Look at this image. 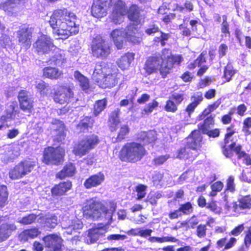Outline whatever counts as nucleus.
<instances>
[{
  "label": "nucleus",
  "instance_id": "obj_1",
  "mask_svg": "<svg viewBox=\"0 0 251 251\" xmlns=\"http://www.w3.org/2000/svg\"><path fill=\"white\" fill-rule=\"evenodd\" d=\"M182 60L181 55L172 54L170 49L164 48L160 53H155L146 58L143 69L146 75L156 74L159 71L161 77L165 78L175 65H180Z\"/></svg>",
  "mask_w": 251,
  "mask_h": 251
},
{
  "label": "nucleus",
  "instance_id": "obj_2",
  "mask_svg": "<svg viewBox=\"0 0 251 251\" xmlns=\"http://www.w3.org/2000/svg\"><path fill=\"white\" fill-rule=\"evenodd\" d=\"M76 15L66 8L57 9L52 12L49 23L53 31L63 39L77 34L78 25L75 24Z\"/></svg>",
  "mask_w": 251,
  "mask_h": 251
},
{
  "label": "nucleus",
  "instance_id": "obj_3",
  "mask_svg": "<svg viewBox=\"0 0 251 251\" xmlns=\"http://www.w3.org/2000/svg\"><path fill=\"white\" fill-rule=\"evenodd\" d=\"M110 70L111 69L104 62L101 61L96 64L92 78L100 87L111 88L118 84V73H110Z\"/></svg>",
  "mask_w": 251,
  "mask_h": 251
},
{
  "label": "nucleus",
  "instance_id": "obj_4",
  "mask_svg": "<svg viewBox=\"0 0 251 251\" xmlns=\"http://www.w3.org/2000/svg\"><path fill=\"white\" fill-rule=\"evenodd\" d=\"M236 132L233 124L226 127V132L223 139L224 144L222 146L223 154L225 157H232L234 154L237 157H249L242 146L233 141V135Z\"/></svg>",
  "mask_w": 251,
  "mask_h": 251
},
{
  "label": "nucleus",
  "instance_id": "obj_5",
  "mask_svg": "<svg viewBox=\"0 0 251 251\" xmlns=\"http://www.w3.org/2000/svg\"><path fill=\"white\" fill-rule=\"evenodd\" d=\"M82 211L86 218L98 220L100 217L102 213L107 214L108 209L100 201L90 199L84 202Z\"/></svg>",
  "mask_w": 251,
  "mask_h": 251
},
{
  "label": "nucleus",
  "instance_id": "obj_6",
  "mask_svg": "<svg viewBox=\"0 0 251 251\" xmlns=\"http://www.w3.org/2000/svg\"><path fill=\"white\" fill-rule=\"evenodd\" d=\"M90 48L92 56L96 58L106 59L111 52L110 45L100 34L97 35L93 38Z\"/></svg>",
  "mask_w": 251,
  "mask_h": 251
},
{
  "label": "nucleus",
  "instance_id": "obj_7",
  "mask_svg": "<svg viewBox=\"0 0 251 251\" xmlns=\"http://www.w3.org/2000/svg\"><path fill=\"white\" fill-rule=\"evenodd\" d=\"M100 141L99 137L96 134L87 135L74 145L73 152L75 155H84L94 149Z\"/></svg>",
  "mask_w": 251,
  "mask_h": 251
},
{
  "label": "nucleus",
  "instance_id": "obj_8",
  "mask_svg": "<svg viewBox=\"0 0 251 251\" xmlns=\"http://www.w3.org/2000/svg\"><path fill=\"white\" fill-rule=\"evenodd\" d=\"M36 166L35 161L24 160L21 161L9 172V176L12 180L19 179L30 173Z\"/></svg>",
  "mask_w": 251,
  "mask_h": 251
},
{
  "label": "nucleus",
  "instance_id": "obj_9",
  "mask_svg": "<svg viewBox=\"0 0 251 251\" xmlns=\"http://www.w3.org/2000/svg\"><path fill=\"white\" fill-rule=\"evenodd\" d=\"M54 102L63 105L69 103L74 98L73 89L70 86L60 85L50 93Z\"/></svg>",
  "mask_w": 251,
  "mask_h": 251
},
{
  "label": "nucleus",
  "instance_id": "obj_10",
  "mask_svg": "<svg viewBox=\"0 0 251 251\" xmlns=\"http://www.w3.org/2000/svg\"><path fill=\"white\" fill-rule=\"evenodd\" d=\"M20 109L25 113L31 114L34 110V98L28 91L21 89L17 95Z\"/></svg>",
  "mask_w": 251,
  "mask_h": 251
},
{
  "label": "nucleus",
  "instance_id": "obj_11",
  "mask_svg": "<svg viewBox=\"0 0 251 251\" xmlns=\"http://www.w3.org/2000/svg\"><path fill=\"white\" fill-rule=\"evenodd\" d=\"M146 151L141 144L132 142L126 143L120 151L119 157H142Z\"/></svg>",
  "mask_w": 251,
  "mask_h": 251
},
{
  "label": "nucleus",
  "instance_id": "obj_12",
  "mask_svg": "<svg viewBox=\"0 0 251 251\" xmlns=\"http://www.w3.org/2000/svg\"><path fill=\"white\" fill-rule=\"evenodd\" d=\"M112 0H93L90 11L94 18L101 19L105 17L111 8Z\"/></svg>",
  "mask_w": 251,
  "mask_h": 251
},
{
  "label": "nucleus",
  "instance_id": "obj_13",
  "mask_svg": "<svg viewBox=\"0 0 251 251\" xmlns=\"http://www.w3.org/2000/svg\"><path fill=\"white\" fill-rule=\"evenodd\" d=\"M33 28L26 24L22 25L17 31V38L19 44L25 50L31 45Z\"/></svg>",
  "mask_w": 251,
  "mask_h": 251
},
{
  "label": "nucleus",
  "instance_id": "obj_14",
  "mask_svg": "<svg viewBox=\"0 0 251 251\" xmlns=\"http://www.w3.org/2000/svg\"><path fill=\"white\" fill-rule=\"evenodd\" d=\"M145 32L148 35H154L157 32L160 33V36L154 37L152 40L153 45L156 46H158L159 44L162 47L165 46L166 44V41L170 37L169 33L160 30L159 26L154 22L149 25L148 27L145 29Z\"/></svg>",
  "mask_w": 251,
  "mask_h": 251
},
{
  "label": "nucleus",
  "instance_id": "obj_15",
  "mask_svg": "<svg viewBox=\"0 0 251 251\" xmlns=\"http://www.w3.org/2000/svg\"><path fill=\"white\" fill-rule=\"evenodd\" d=\"M53 47L54 45L52 40L45 35L38 37L33 44L35 51L38 54L48 53Z\"/></svg>",
  "mask_w": 251,
  "mask_h": 251
},
{
  "label": "nucleus",
  "instance_id": "obj_16",
  "mask_svg": "<svg viewBox=\"0 0 251 251\" xmlns=\"http://www.w3.org/2000/svg\"><path fill=\"white\" fill-rule=\"evenodd\" d=\"M45 247L49 251H61L63 240L56 234H50L43 238Z\"/></svg>",
  "mask_w": 251,
  "mask_h": 251
},
{
  "label": "nucleus",
  "instance_id": "obj_17",
  "mask_svg": "<svg viewBox=\"0 0 251 251\" xmlns=\"http://www.w3.org/2000/svg\"><path fill=\"white\" fill-rule=\"evenodd\" d=\"M112 1L111 20L117 24L120 23L121 17L126 14L127 8L125 2L122 0H112Z\"/></svg>",
  "mask_w": 251,
  "mask_h": 251
},
{
  "label": "nucleus",
  "instance_id": "obj_18",
  "mask_svg": "<svg viewBox=\"0 0 251 251\" xmlns=\"http://www.w3.org/2000/svg\"><path fill=\"white\" fill-rule=\"evenodd\" d=\"M143 33L140 28L134 24H131L126 26L125 31V38L128 42L135 45L140 43L142 40Z\"/></svg>",
  "mask_w": 251,
  "mask_h": 251
},
{
  "label": "nucleus",
  "instance_id": "obj_19",
  "mask_svg": "<svg viewBox=\"0 0 251 251\" xmlns=\"http://www.w3.org/2000/svg\"><path fill=\"white\" fill-rule=\"evenodd\" d=\"M25 0H6L0 3V9L4 11L7 15L15 17L20 11L18 5Z\"/></svg>",
  "mask_w": 251,
  "mask_h": 251
},
{
  "label": "nucleus",
  "instance_id": "obj_20",
  "mask_svg": "<svg viewBox=\"0 0 251 251\" xmlns=\"http://www.w3.org/2000/svg\"><path fill=\"white\" fill-rule=\"evenodd\" d=\"M72 188V182L70 180L61 181L55 184L51 189V196L55 199H58L66 195L67 192Z\"/></svg>",
  "mask_w": 251,
  "mask_h": 251
},
{
  "label": "nucleus",
  "instance_id": "obj_21",
  "mask_svg": "<svg viewBox=\"0 0 251 251\" xmlns=\"http://www.w3.org/2000/svg\"><path fill=\"white\" fill-rule=\"evenodd\" d=\"M95 120L91 116H83L76 125V129L79 133H86L92 129L94 125Z\"/></svg>",
  "mask_w": 251,
  "mask_h": 251
},
{
  "label": "nucleus",
  "instance_id": "obj_22",
  "mask_svg": "<svg viewBox=\"0 0 251 251\" xmlns=\"http://www.w3.org/2000/svg\"><path fill=\"white\" fill-rule=\"evenodd\" d=\"M237 239L234 237L228 238L227 236L219 239L216 242V248L221 251L232 249L237 243Z\"/></svg>",
  "mask_w": 251,
  "mask_h": 251
},
{
  "label": "nucleus",
  "instance_id": "obj_23",
  "mask_svg": "<svg viewBox=\"0 0 251 251\" xmlns=\"http://www.w3.org/2000/svg\"><path fill=\"white\" fill-rule=\"evenodd\" d=\"M105 176L102 172L90 176L84 182L83 185L87 189L97 187L104 181Z\"/></svg>",
  "mask_w": 251,
  "mask_h": 251
},
{
  "label": "nucleus",
  "instance_id": "obj_24",
  "mask_svg": "<svg viewBox=\"0 0 251 251\" xmlns=\"http://www.w3.org/2000/svg\"><path fill=\"white\" fill-rule=\"evenodd\" d=\"M17 226L14 223H4L0 225V243L8 239L12 233L17 230Z\"/></svg>",
  "mask_w": 251,
  "mask_h": 251
},
{
  "label": "nucleus",
  "instance_id": "obj_25",
  "mask_svg": "<svg viewBox=\"0 0 251 251\" xmlns=\"http://www.w3.org/2000/svg\"><path fill=\"white\" fill-rule=\"evenodd\" d=\"M188 138L191 139V141L187 143L189 148L197 150L201 148L202 137L200 131L197 129L193 130L188 136Z\"/></svg>",
  "mask_w": 251,
  "mask_h": 251
},
{
  "label": "nucleus",
  "instance_id": "obj_26",
  "mask_svg": "<svg viewBox=\"0 0 251 251\" xmlns=\"http://www.w3.org/2000/svg\"><path fill=\"white\" fill-rule=\"evenodd\" d=\"M121 110L117 108L111 112L108 119V126L111 132L117 130L119 125L121 123L120 115Z\"/></svg>",
  "mask_w": 251,
  "mask_h": 251
},
{
  "label": "nucleus",
  "instance_id": "obj_27",
  "mask_svg": "<svg viewBox=\"0 0 251 251\" xmlns=\"http://www.w3.org/2000/svg\"><path fill=\"white\" fill-rule=\"evenodd\" d=\"M63 73L55 67L48 66L43 69V76L51 80H57L62 77Z\"/></svg>",
  "mask_w": 251,
  "mask_h": 251
},
{
  "label": "nucleus",
  "instance_id": "obj_28",
  "mask_svg": "<svg viewBox=\"0 0 251 251\" xmlns=\"http://www.w3.org/2000/svg\"><path fill=\"white\" fill-rule=\"evenodd\" d=\"M76 172L75 166L72 163L66 164L63 169L56 174V177L60 180L74 176Z\"/></svg>",
  "mask_w": 251,
  "mask_h": 251
},
{
  "label": "nucleus",
  "instance_id": "obj_29",
  "mask_svg": "<svg viewBox=\"0 0 251 251\" xmlns=\"http://www.w3.org/2000/svg\"><path fill=\"white\" fill-rule=\"evenodd\" d=\"M143 11L140 7L136 4H131L128 9H127L126 14L128 18L132 22L140 23L141 19V12Z\"/></svg>",
  "mask_w": 251,
  "mask_h": 251
},
{
  "label": "nucleus",
  "instance_id": "obj_30",
  "mask_svg": "<svg viewBox=\"0 0 251 251\" xmlns=\"http://www.w3.org/2000/svg\"><path fill=\"white\" fill-rule=\"evenodd\" d=\"M111 37L118 50L123 48L125 31L122 29H115L111 33Z\"/></svg>",
  "mask_w": 251,
  "mask_h": 251
},
{
  "label": "nucleus",
  "instance_id": "obj_31",
  "mask_svg": "<svg viewBox=\"0 0 251 251\" xmlns=\"http://www.w3.org/2000/svg\"><path fill=\"white\" fill-rule=\"evenodd\" d=\"M74 75L75 80L78 82L81 89L86 93H88L90 88V83L88 78L78 70L74 72Z\"/></svg>",
  "mask_w": 251,
  "mask_h": 251
},
{
  "label": "nucleus",
  "instance_id": "obj_32",
  "mask_svg": "<svg viewBox=\"0 0 251 251\" xmlns=\"http://www.w3.org/2000/svg\"><path fill=\"white\" fill-rule=\"evenodd\" d=\"M134 58V53L127 52L121 56L117 60V64L121 70H126L129 67Z\"/></svg>",
  "mask_w": 251,
  "mask_h": 251
},
{
  "label": "nucleus",
  "instance_id": "obj_33",
  "mask_svg": "<svg viewBox=\"0 0 251 251\" xmlns=\"http://www.w3.org/2000/svg\"><path fill=\"white\" fill-rule=\"evenodd\" d=\"M65 154V149L60 146L56 148L49 146L44 149V157H64Z\"/></svg>",
  "mask_w": 251,
  "mask_h": 251
},
{
  "label": "nucleus",
  "instance_id": "obj_34",
  "mask_svg": "<svg viewBox=\"0 0 251 251\" xmlns=\"http://www.w3.org/2000/svg\"><path fill=\"white\" fill-rule=\"evenodd\" d=\"M107 103L108 100L106 98L96 100L92 111L93 116L98 117L100 115L106 108Z\"/></svg>",
  "mask_w": 251,
  "mask_h": 251
},
{
  "label": "nucleus",
  "instance_id": "obj_35",
  "mask_svg": "<svg viewBox=\"0 0 251 251\" xmlns=\"http://www.w3.org/2000/svg\"><path fill=\"white\" fill-rule=\"evenodd\" d=\"M41 234L39 228L33 227L24 230L21 233L22 239L25 241H27L29 239L36 238Z\"/></svg>",
  "mask_w": 251,
  "mask_h": 251
},
{
  "label": "nucleus",
  "instance_id": "obj_36",
  "mask_svg": "<svg viewBox=\"0 0 251 251\" xmlns=\"http://www.w3.org/2000/svg\"><path fill=\"white\" fill-rule=\"evenodd\" d=\"M206 51H202L193 62L188 64L187 68L189 70H193L197 67H201L206 62Z\"/></svg>",
  "mask_w": 251,
  "mask_h": 251
},
{
  "label": "nucleus",
  "instance_id": "obj_37",
  "mask_svg": "<svg viewBox=\"0 0 251 251\" xmlns=\"http://www.w3.org/2000/svg\"><path fill=\"white\" fill-rule=\"evenodd\" d=\"M39 219L43 221L45 226L50 229L54 228L57 225V217L54 214L41 216Z\"/></svg>",
  "mask_w": 251,
  "mask_h": 251
},
{
  "label": "nucleus",
  "instance_id": "obj_38",
  "mask_svg": "<svg viewBox=\"0 0 251 251\" xmlns=\"http://www.w3.org/2000/svg\"><path fill=\"white\" fill-rule=\"evenodd\" d=\"M215 125L214 117L210 115L206 117L202 123L198 125V129L203 134Z\"/></svg>",
  "mask_w": 251,
  "mask_h": 251
},
{
  "label": "nucleus",
  "instance_id": "obj_39",
  "mask_svg": "<svg viewBox=\"0 0 251 251\" xmlns=\"http://www.w3.org/2000/svg\"><path fill=\"white\" fill-rule=\"evenodd\" d=\"M221 101L218 100L212 103L209 104L206 108H205L201 114L199 116V119L202 120L211 112L216 110L220 105Z\"/></svg>",
  "mask_w": 251,
  "mask_h": 251
},
{
  "label": "nucleus",
  "instance_id": "obj_40",
  "mask_svg": "<svg viewBox=\"0 0 251 251\" xmlns=\"http://www.w3.org/2000/svg\"><path fill=\"white\" fill-rule=\"evenodd\" d=\"M50 64L56 66H61L66 63L67 59L64 54L56 53L50 59Z\"/></svg>",
  "mask_w": 251,
  "mask_h": 251
},
{
  "label": "nucleus",
  "instance_id": "obj_41",
  "mask_svg": "<svg viewBox=\"0 0 251 251\" xmlns=\"http://www.w3.org/2000/svg\"><path fill=\"white\" fill-rule=\"evenodd\" d=\"M8 192L6 185L0 186V208L4 207L8 204Z\"/></svg>",
  "mask_w": 251,
  "mask_h": 251
},
{
  "label": "nucleus",
  "instance_id": "obj_42",
  "mask_svg": "<svg viewBox=\"0 0 251 251\" xmlns=\"http://www.w3.org/2000/svg\"><path fill=\"white\" fill-rule=\"evenodd\" d=\"M236 70L232 66H226L224 67V74L222 77L225 79L224 83L229 82L232 79V77L235 74Z\"/></svg>",
  "mask_w": 251,
  "mask_h": 251
},
{
  "label": "nucleus",
  "instance_id": "obj_43",
  "mask_svg": "<svg viewBox=\"0 0 251 251\" xmlns=\"http://www.w3.org/2000/svg\"><path fill=\"white\" fill-rule=\"evenodd\" d=\"M35 87L41 96H46L49 93V85L43 80L38 82Z\"/></svg>",
  "mask_w": 251,
  "mask_h": 251
},
{
  "label": "nucleus",
  "instance_id": "obj_44",
  "mask_svg": "<svg viewBox=\"0 0 251 251\" xmlns=\"http://www.w3.org/2000/svg\"><path fill=\"white\" fill-rule=\"evenodd\" d=\"M178 208L182 216L190 215L194 211L193 205L190 201H187L180 204Z\"/></svg>",
  "mask_w": 251,
  "mask_h": 251
},
{
  "label": "nucleus",
  "instance_id": "obj_45",
  "mask_svg": "<svg viewBox=\"0 0 251 251\" xmlns=\"http://www.w3.org/2000/svg\"><path fill=\"white\" fill-rule=\"evenodd\" d=\"M130 132V128L128 125H124L121 126L118 131L116 140L118 142H121L124 140Z\"/></svg>",
  "mask_w": 251,
  "mask_h": 251
},
{
  "label": "nucleus",
  "instance_id": "obj_46",
  "mask_svg": "<svg viewBox=\"0 0 251 251\" xmlns=\"http://www.w3.org/2000/svg\"><path fill=\"white\" fill-rule=\"evenodd\" d=\"M158 106V102L155 100L147 104L143 109L141 114L142 116L148 115Z\"/></svg>",
  "mask_w": 251,
  "mask_h": 251
},
{
  "label": "nucleus",
  "instance_id": "obj_47",
  "mask_svg": "<svg viewBox=\"0 0 251 251\" xmlns=\"http://www.w3.org/2000/svg\"><path fill=\"white\" fill-rule=\"evenodd\" d=\"M243 210L251 209V196L250 195L242 197L238 200Z\"/></svg>",
  "mask_w": 251,
  "mask_h": 251
},
{
  "label": "nucleus",
  "instance_id": "obj_48",
  "mask_svg": "<svg viewBox=\"0 0 251 251\" xmlns=\"http://www.w3.org/2000/svg\"><path fill=\"white\" fill-rule=\"evenodd\" d=\"M222 17V23L221 26V32L225 37L229 36V24L227 22V16L226 15H223Z\"/></svg>",
  "mask_w": 251,
  "mask_h": 251
},
{
  "label": "nucleus",
  "instance_id": "obj_49",
  "mask_svg": "<svg viewBox=\"0 0 251 251\" xmlns=\"http://www.w3.org/2000/svg\"><path fill=\"white\" fill-rule=\"evenodd\" d=\"M37 216H38L34 213H30L24 216L18 222L24 225H31L36 221Z\"/></svg>",
  "mask_w": 251,
  "mask_h": 251
},
{
  "label": "nucleus",
  "instance_id": "obj_50",
  "mask_svg": "<svg viewBox=\"0 0 251 251\" xmlns=\"http://www.w3.org/2000/svg\"><path fill=\"white\" fill-rule=\"evenodd\" d=\"M224 187V184L221 181H217L211 185V191L209 193V196L214 197L218 192L222 191Z\"/></svg>",
  "mask_w": 251,
  "mask_h": 251
},
{
  "label": "nucleus",
  "instance_id": "obj_51",
  "mask_svg": "<svg viewBox=\"0 0 251 251\" xmlns=\"http://www.w3.org/2000/svg\"><path fill=\"white\" fill-rule=\"evenodd\" d=\"M185 94L184 91L180 90L179 93H175L171 96V99L178 105L185 99Z\"/></svg>",
  "mask_w": 251,
  "mask_h": 251
},
{
  "label": "nucleus",
  "instance_id": "obj_52",
  "mask_svg": "<svg viewBox=\"0 0 251 251\" xmlns=\"http://www.w3.org/2000/svg\"><path fill=\"white\" fill-rule=\"evenodd\" d=\"M43 162L50 165H59L64 162V158H43Z\"/></svg>",
  "mask_w": 251,
  "mask_h": 251
},
{
  "label": "nucleus",
  "instance_id": "obj_53",
  "mask_svg": "<svg viewBox=\"0 0 251 251\" xmlns=\"http://www.w3.org/2000/svg\"><path fill=\"white\" fill-rule=\"evenodd\" d=\"M164 110L168 112L175 113L177 110V105L171 99L166 101Z\"/></svg>",
  "mask_w": 251,
  "mask_h": 251
},
{
  "label": "nucleus",
  "instance_id": "obj_54",
  "mask_svg": "<svg viewBox=\"0 0 251 251\" xmlns=\"http://www.w3.org/2000/svg\"><path fill=\"white\" fill-rule=\"evenodd\" d=\"M207 227L206 225L201 224L197 226L196 230V234L198 237L202 238L206 236Z\"/></svg>",
  "mask_w": 251,
  "mask_h": 251
},
{
  "label": "nucleus",
  "instance_id": "obj_55",
  "mask_svg": "<svg viewBox=\"0 0 251 251\" xmlns=\"http://www.w3.org/2000/svg\"><path fill=\"white\" fill-rule=\"evenodd\" d=\"M100 235L99 228H93L89 230L88 236L93 242L97 241L99 239Z\"/></svg>",
  "mask_w": 251,
  "mask_h": 251
},
{
  "label": "nucleus",
  "instance_id": "obj_56",
  "mask_svg": "<svg viewBox=\"0 0 251 251\" xmlns=\"http://www.w3.org/2000/svg\"><path fill=\"white\" fill-rule=\"evenodd\" d=\"M234 113V110L231 109L227 114L223 115L221 117V121L223 125L229 124L232 120V116Z\"/></svg>",
  "mask_w": 251,
  "mask_h": 251
},
{
  "label": "nucleus",
  "instance_id": "obj_57",
  "mask_svg": "<svg viewBox=\"0 0 251 251\" xmlns=\"http://www.w3.org/2000/svg\"><path fill=\"white\" fill-rule=\"evenodd\" d=\"M191 100L192 102L198 106L203 100L202 92L200 91L196 92L191 97Z\"/></svg>",
  "mask_w": 251,
  "mask_h": 251
},
{
  "label": "nucleus",
  "instance_id": "obj_58",
  "mask_svg": "<svg viewBox=\"0 0 251 251\" xmlns=\"http://www.w3.org/2000/svg\"><path fill=\"white\" fill-rule=\"evenodd\" d=\"M147 186L143 184H139L136 187V191L137 192V200H141L146 196V190Z\"/></svg>",
  "mask_w": 251,
  "mask_h": 251
},
{
  "label": "nucleus",
  "instance_id": "obj_59",
  "mask_svg": "<svg viewBox=\"0 0 251 251\" xmlns=\"http://www.w3.org/2000/svg\"><path fill=\"white\" fill-rule=\"evenodd\" d=\"M244 234L243 244L247 247H250L251 246V226L247 228Z\"/></svg>",
  "mask_w": 251,
  "mask_h": 251
},
{
  "label": "nucleus",
  "instance_id": "obj_60",
  "mask_svg": "<svg viewBox=\"0 0 251 251\" xmlns=\"http://www.w3.org/2000/svg\"><path fill=\"white\" fill-rule=\"evenodd\" d=\"M245 229L244 224H241L234 227L229 232L230 235L238 236Z\"/></svg>",
  "mask_w": 251,
  "mask_h": 251
},
{
  "label": "nucleus",
  "instance_id": "obj_61",
  "mask_svg": "<svg viewBox=\"0 0 251 251\" xmlns=\"http://www.w3.org/2000/svg\"><path fill=\"white\" fill-rule=\"evenodd\" d=\"M234 178L232 176H229L226 180L225 191L233 192L235 191Z\"/></svg>",
  "mask_w": 251,
  "mask_h": 251
},
{
  "label": "nucleus",
  "instance_id": "obj_62",
  "mask_svg": "<svg viewBox=\"0 0 251 251\" xmlns=\"http://www.w3.org/2000/svg\"><path fill=\"white\" fill-rule=\"evenodd\" d=\"M220 129L216 128L210 130L209 129L203 134L207 135L209 138H216L220 136Z\"/></svg>",
  "mask_w": 251,
  "mask_h": 251
},
{
  "label": "nucleus",
  "instance_id": "obj_63",
  "mask_svg": "<svg viewBox=\"0 0 251 251\" xmlns=\"http://www.w3.org/2000/svg\"><path fill=\"white\" fill-rule=\"evenodd\" d=\"M228 50V46L225 43L221 44L218 50V53L219 58H221L226 56Z\"/></svg>",
  "mask_w": 251,
  "mask_h": 251
},
{
  "label": "nucleus",
  "instance_id": "obj_64",
  "mask_svg": "<svg viewBox=\"0 0 251 251\" xmlns=\"http://www.w3.org/2000/svg\"><path fill=\"white\" fill-rule=\"evenodd\" d=\"M180 29L181 30V35L183 36H189L192 34L191 29L183 24H181L179 26Z\"/></svg>",
  "mask_w": 251,
  "mask_h": 251
}]
</instances>
